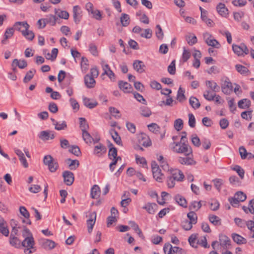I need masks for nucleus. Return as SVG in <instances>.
I'll return each mask as SVG.
<instances>
[{
  "label": "nucleus",
  "instance_id": "f257e3e1",
  "mask_svg": "<svg viewBox=\"0 0 254 254\" xmlns=\"http://www.w3.org/2000/svg\"><path fill=\"white\" fill-rule=\"evenodd\" d=\"M187 143L182 141L179 142L174 141L170 144V146L172 150L175 153L192 156V148Z\"/></svg>",
  "mask_w": 254,
  "mask_h": 254
},
{
  "label": "nucleus",
  "instance_id": "f03ea898",
  "mask_svg": "<svg viewBox=\"0 0 254 254\" xmlns=\"http://www.w3.org/2000/svg\"><path fill=\"white\" fill-rule=\"evenodd\" d=\"M43 163L45 165L48 166L49 171L52 173L55 172L59 168L58 161L50 155L44 156Z\"/></svg>",
  "mask_w": 254,
  "mask_h": 254
},
{
  "label": "nucleus",
  "instance_id": "7ed1b4c3",
  "mask_svg": "<svg viewBox=\"0 0 254 254\" xmlns=\"http://www.w3.org/2000/svg\"><path fill=\"white\" fill-rule=\"evenodd\" d=\"M151 169L153 178L158 182H162L164 178V175L161 173L158 165L155 161H152Z\"/></svg>",
  "mask_w": 254,
  "mask_h": 254
},
{
  "label": "nucleus",
  "instance_id": "20e7f679",
  "mask_svg": "<svg viewBox=\"0 0 254 254\" xmlns=\"http://www.w3.org/2000/svg\"><path fill=\"white\" fill-rule=\"evenodd\" d=\"M232 49L234 52L239 56H243L244 55H247L249 53L248 48L244 43H241L240 45L233 44Z\"/></svg>",
  "mask_w": 254,
  "mask_h": 254
},
{
  "label": "nucleus",
  "instance_id": "39448f33",
  "mask_svg": "<svg viewBox=\"0 0 254 254\" xmlns=\"http://www.w3.org/2000/svg\"><path fill=\"white\" fill-rule=\"evenodd\" d=\"M72 11L73 21L78 24L80 22L82 16L81 7L79 5H75L73 7Z\"/></svg>",
  "mask_w": 254,
  "mask_h": 254
},
{
  "label": "nucleus",
  "instance_id": "423d86ee",
  "mask_svg": "<svg viewBox=\"0 0 254 254\" xmlns=\"http://www.w3.org/2000/svg\"><path fill=\"white\" fill-rule=\"evenodd\" d=\"M169 173L170 175V176L178 182L183 181L185 177L183 172L177 169H171Z\"/></svg>",
  "mask_w": 254,
  "mask_h": 254
},
{
  "label": "nucleus",
  "instance_id": "0eeeda50",
  "mask_svg": "<svg viewBox=\"0 0 254 254\" xmlns=\"http://www.w3.org/2000/svg\"><path fill=\"white\" fill-rule=\"evenodd\" d=\"M192 155H185V157H179L178 158V162L185 165H193L196 164V162L192 157Z\"/></svg>",
  "mask_w": 254,
  "mask_h": 254
},
{
  "label": "nucleus",
  "instance_id": "6e6552de",
  "mask_svg": "<svg viewBox=\"0 0 254 254\" xmlns=\"http://www.w3.org/2000/svg\"><path fill=\"white\" fill-rule=\"evenodd\" d=\"M64 182L67 186H71L74 180V174L69 171H65L63 173Z\"/></svg>",
  "mask_w": 254,
  "mask_h": 254
},
{
  "label": "nucleus",
  "instance_id": "1a4fd4ad",
  "mask_svg": "<svg viewBox=\"0 0 254 254\" xmlns=\"http://www.w3.org/2000/svg\"><path fill=\"white\" fill-rule=\"evenodd\" d=\"M211 36L208 33H206L204 35V38L205 41L208 46L214 47L216 48H219L221 46L219 43L214 39L211 38Z\"/></svg>",
  "mask_w": 254,
  "mask_h": 254
},
{
  "label": "nucleus",
  "instance_id": "9d476101",
  "mask_svg": "<svg viewBox=\"0 0 254 254\" xmlns=\"http://www.w3.org/2000/svg\"><path fill=\"white\" fill-rule=\"evenodd\" d=\"M222 91L225 94H230L233 91L232 83L227 78L221 85Z\"/></svg>",
  "mask_w": 254,
  "mask_h": 254
},
{
  "label": "nucleus",
  "instance_id": "9b49d317",
  "mask_svg": "<svg viewBox=\"0 0 254 254\" xmlns=\"http://www.w3.org/2000/svg\"><path fill=\"white\" fill-rule=\"evenodd\" d=\"M118 85L119 88L125 93H130L133 90L132 86L127 82L120 80Z\"/></svg>",
  "mask_w": 254,
  "mask_h": 254
},
{
  "label": "nucleus",
  "instance_id": "f8f14e48",
  "mask_svg": "<svg viewBox=\"0 0 254 254\" xmlns=\"http://www.w3.org/2000/svg\"><path fill=\"white\" fill-rule=\"evenodd\" d=\"M216 10L222 16L227 17L229 14L228 9L223 3L220 2L216 6Z\"/></svg>",
  "mask_w": 254,
  "mask_h": 254
},
{
  "label": "nucleus",
  "instance_id": "ddd939ff",
  "mask_svg": "<svg viewBox=\"0 0 254 254\" xmlns=\"http://www.w3.org/2000/svg\"><path fill=\"white\" fill-rule=\"evenodd\" d=\"M58 19V17L55 15L52 14L47 15L46 18L43 19V27H45L47 23L50 24L51 26L55 25Z\"/></svg>",
  "mask_w": 254,
  "mask_h": 254
},
{
  "label": "nucleus",
  "instance_id": "4468645a",
  "mask_svg": "<svg viewBox=\"0 0 254 254\" xmlns=\"http://www.w3.org/2000/svg\"><path fill=\"white\" fill-rule=\"evenodd\" d=\"M35 244V243L33 236L25 238L22 241V247L24 248H34Z\"/></svg>",
  "mask_w": 254,
  "mask_h": 254
},
{
  "label": "nucleus",
  "instance_id": "2eb2a0df",
  "mask_svg": "<svg viewBox=\"0 0 254 254\" xmlns=\"http://www.w3.org/2000/svg\"><path fill=\"white\" fill-rule=\"evenodd\" d=\"M158 205L155 203L148 202L142 207L150 214H154L157 210Z\"/></svg>",
  "mask_w": 254,
  "mask_h": 254
},
{
  "label": "nucleus",
  "instance_id": "dca6fc26",
  "mask_svg": "<svg viewBox=\"0 0 254 254\" xmlns=\"http://www.w3.org/2000/svg\"><path fill=\"white\" fill-rule=\"evenodd\" d=\"M133 68L138 73H142L145 71V65L141 61L135 60L133 63Z\"/></svg>",
  "mask_w": 254,
  "mask_h": 254
},
{
  "label": "nucleus",
  "instance_id": "f3484780",
  "mask_svg": "<svg viewBox=\"0 0 254 254\" xmlns=\"http://www.w3.org/2000/svg\"><path fill=\"white\" fill-rule=\"evenodd\" d=\"M83 103L85 106L90 109L94 108L98 105L97 101L86 97H83Z\"/></svg>",
  "mask_w": 254,
  "mask_h": 254
},
{
  "label": "nucleus",
  "instance_id": "a211bd4d",
  "mask_svg": "<svg viewBox=\"0 0 254 254\" xmlns=\"http://www.w3.org/2000/svg\"><path fill=\"white\" fill-rule=\"evenodd\" d=\"M19 211L20 214L26 218V220L23 219L22 220L23 223L30 225L31 222L29 219L30 214L26 208L24 206H20L19 207Z\"/></svg>",
  "mask_w": 254,
  "mask_h": 254
},
{
  "label": "nucleus",
  "instance_id": "6ab92c4d",
  "mask_svg": "<svg viewBox=\"0 0 254 254\" xmlns=\"http://www.w3.org/2000/svg\"><path fill=\"white\" fill-rule=\"evenodd\" d=\"M14 152L18 156L19 159L21 163H22L23 167L24 168H27L28 167V164L22 151L18 149H15Z\"/></svg>",
  "mask_w": 254,
  "mask_h": 254
},
{
  "label": "nucleus",
  "instance_id": "aec40b11",
  "mask_svg": "<svg viewBox=\"0 0 254 254\" xmlns=\"http://www.w3.org/2000/svg\"><path fill=\"white\" fill-rule=\"evenodd\" d=\"M10 244L16 249H20L22 247V242L16 237L10 236Z\"/></svg>",
  "mask_w": 254,
  "mask_h": 254
},
{
  "label": "nucleus",
  "instance_id": "412c9836",
  "mask_svg": "<svg viewBox=\"0 0 254 254\" xmlns=\"http://www.w3.org/2000/svg\"><path fill=\"white\" fill-rule=\"evenodd\" d=\"M14 29L13 27L8 28L6 29L4 34V38L1 41L2 44H6L7 43V40L10 38L13 35Z\"/></svg>",
  "mask_w": 254,
  "mask_h": 254
},
{
  "label": "nucleus",
  "instance_id": "4be33fe9",
  "mask_svg": "<svg viewBox=\"0 0 254 254\" xmlns=\"http://www.w3.org/2000/svg\"><path fill=\"white\" fill-rule=\"evenodd\" d=\"M52 131L44 130L40 132L39 137L43 140H48L49 139H53L55 137L54 133H51Z\"/></svg>",
  "mask_w": 254,
  "mask_h": 254
},
{
  "label": "nucleus",
  "instance_id": "5701e85b",
  "mask_svg": "<svg viewBox=\"0 0 254 254\" xmlns=\"http://www.w3.org/2000/svg\"><path fill=\"white\" fill-rule=\"evenodd\" d=\"M106 147L101 143L95 146L94 153L98 157H100L103 154L106 152Z\"/></svg>",
  "mask_w": 254,
  "mask_h": 254
},
{
  "label": "nucleus",
  "instance_id": "b1692460",
  "mask_svg": "<svg viewBox=\"0 0 254 254\" xmlns=\"http://www.w3.org/2000/svg\"><path fill=\"white\" fill-rule=\"evenodd\" d=\"M205 84L212 92L215 93L219 92L220 90V87L216 82L214 81L206 80L205 81Z\"/></svg>",
  "mask_w": 254,
  "mask_h": 254
},
{
  "label": "nucleus",
  "instance_id": "393cba45",
  "mask_svg": "<svg viewBox=\"0 0 254 254\" xmlns=\"http://www.w3.org/2000/svg\"><path fill=\"white\" fill-rule=\"evenodd\" d=\"M0 232L5 236H8L9 230L6 226V222L3 218L0 216Z\"/></svg>",
  "mask_w": 254,
  "mask_h": 254
},
{
  "label": "nucleus",
  "instance_id": "a878e982",
  "mask_svg": "<svg viewBox=\"0 0 254 254\" xmlns=\"http://www.w3.org/2000/svg\"><path fill=\"white\" fill-rule=\"evenodd\" d=\"M233 241L238 245L245 244L247 243L246 239L236 233L232 234Z\"/></svg>",
  "mask_w": 254,
  "mask_h": 254
},
{
  "label": "nucleus",
  "instance_id": "bb28decb",
  "mask_svg": "<svg viewBox=\"0 0 254 254\" xmlns=\"http://www.w3.org/2000/svg\"><path fill=\"white\" fill-rule=\"evenodd\" d=\"M112 137L114 141L119 145H122L121 138L119 135L118 132L115 129H111L110 130Z\"/></svg>",
  "mask_w": 254,
  "mask_h": 254
},
{
  "label": "nucleus",
  "instance_id": "cd10ccee",
  "mask_svg": "<svg viewBox=\"0 0 254 254\" xmlns=\"http://www.w3.org/2000/svg\"><path fill=\"white\" fill-rule=\"evenodd\" d=\"M94 77L87 74L84 77V82L86 86L89 88H93L95 84V80Z\"/></svg>",
  "mask_w": 254,
  "mask_h": 254
},
{
  "label": "nucleus",
  "instance_id": "c85d7f7f",
  "mask_svg": "<svg viewBox=\"0 0 254 254\" xmlns=\"http://www.w3.org/2000/svg\"><path fill=\"white\" fill-rule=\"evenodd\" d=\"M174 199L179 205L184 208L187 207V200L182 195L178 194L174 197Z\"/></svg>",
  "mask_w": 254,
  "mask_h": 254
},
{
  "label": "nucleus",
  "instance_id": "c756f323",
  "mask_svg": "<svg viewBox=\"0 0 254 254\" xmlns=\"http://www.w3.org/2000/svg\"><path fill=\"white\" fill-rule=\"evenodd\" d=\"M219 241L220 245L223 247H225L226 248L231 245L230 239L226 235H220L219 236Z\"/></svg>",
  "mask_w": 254,
  "mask_h": 254
},
{
  "label": "nucleus",
  "instance_id": "7c9ffc66",
  "mask_svg": "<svg viewBox=\"0 0 254 254\" xmlns=\"http://www.w3.org/2000/svg\"><path fill=\"white\" fill-rule=\"evenodd\" d=\"M207 14V11H202V13L201 14V18L203 21L206 23L207 26L212 27L213 26V21L211 19L208 18Z\"/></svg>",
  "mask_w": 254,
  "mask_h": 254
},
{
  "label": "nucleus",
  "instance_id": "2f4dec72",
  "mask_svg": "<svg viewBox=\"0 0 254 254\" xmlns=\"http://www.w3.org/2000/svg\"><path fill=\"white\" fill-rule=\"evenodd\" d=\"M21 26L24 28L25 29L27 30L29 28V25L26 21L23 22H16L14 25V29L18 31H21L23 30L21 29Z\"/></svg>",
  "mask_w": 254,
  "mask_h": 254
},
{
  "label": "nucleus",
  "instance_id": "473e14b6",
  "mask_svg": "<svg viewBox=\"0 0 254 254\" xmlns=\"http://www.w3.org/2000/svg\"><path fill=\"white\" fill-rule=\"evenodd\" d=\"M100 189L98 185H95L91 190V196L92 198L96 199L99 196Z\"/></svg>",
  "mask_w": 254,
  "mask_h": 254
},
{
  "label": "nucleus",
  "instance_id": "72a5a7b5",
  "mask_svg": "<svg viewBox=\"0 0 254 254\" xmlns=\"http://www.w3.org/2000/svg\"><path fill=\"white\" fill-rule=\"evenodd\" d=\"M120 21L123 26H127L130 23L129 15L126 13H122L120 17Z\"/></svg>",
  "mask_w": 254,
  "mask_h": 254
},
{
  "label": "nucleus",
  "instance_id": "f704fd0d",
  "mask_svg": "<svg viewBox=\"0 0 254 254\" xmlns=\"http://www.w3.org/2000/svg\"><path fill=\"white\" fill-rule=\"evenodd\" d=\"M238 105L241 109L249 108L251 106V101L247 98L243 99L239 101Z\"/></svg>",
  "mask_w": 254,
  "mask_h": 254
},
{
  "label": "nucleus",
  "instance_id": "c9c22d12",
  "mask_svg": "<svg viewBox=\"0 0 254 254\" xmlns=\"http://www.w3.org/2000/svg\"><path fill=\"white\" fill-rule=\"evenodd\" d=\"M189 103L191 107L194 109H197L200 106V104L198 99L193 96H191L190 97L189 99Z\"/></svg>",
  "mask_w": 254,
  "mask_h": 254
},
{
  "label": "nucleus",
  "instance_id": "e433bc0d",
  "mask_svg": "<svg viewBox=\"0 0 254 254\" xmlns=\"http://www.w3.org/2000/svg\"><path fill=\"white\" fill-rule=\"evenodd\" d=\"M185 91L181 87L179 88L177 92V99L179 102H183L186 100V97L185 95Z\"/></svg>",
  "mask_w": 254,
  "mask_h": 254
},
{
  "label": "nucleus",
  "instance_id": "4c0bfd02",
  "mask_svg": "<svg viewBox=\"0 0 254 254\" xmlns=\"http://www.w3.org/2000/svg\"><path fill=\"white\" fill-rule=\"evenodd\" d=\"M55 13L58 17L61 18L68 19L69 16V13L67 11L62 10L60 9H55Z\"/></svg>",
  "mask_w": 254,
  "mask_h": 254
},
{
  "label": "nucleus",
  "instance_id": "58836bf2",
  "mask_svg": "<svg viewBox=\"0 0 254 254\" xmlns=\"http://www.w3.org/2000/svg\"><path fill=\"white\" fill-rule=\"evenodd\" d=\"M209 220L215 226H219L221 224V219L216 215H210L209 216Z\"/></svg>",
  "mask_w": 254,
  "mask_h": 254
},
{
  "label": "nucleus",
  "instance_id": "ea45409f",
  "mask_svg": "<svg viewBox=\"0 0 254 254\" xmlns=\"http://www.w3.org/2000/svg\"><path fill=\"white\" fill-rule=\"evenodd\" d=\"M35 73L36 70L35 69H32L28 71L23 79V82L26 83L30 81L33 78Z\"/></svg>",
  "mask_w": 254,
  "mask_h": 254
},
{
  "label": "nucleus",
  "instance_id": "a19ab883",
  "mask_svg": "<svg viewBox=\"0 0 254 254\" xmlns=\"http://www.w3.org/2000/svg\"><path fill=\"white\" fill-rule=\"evenodd\" d=\"M66 162L69 164V168L70 170H75L79 165V162L77 160H71L67 159Z\"/></svg>",
  "mask_w": 254,
  "mask_h": 254
},
{
  "label": "nucleus",
  "instance_id": "79ce46f5",
  "mask_svg": "<svg viewBox=\"0 0 254 254\" xmlns=\"http://www.w3.org/2000/svg\"><path fill=\"white\" fill-rule=\"evenodd\" d=\"M42 246L45 249L51 250L55 247L56 244L53 241L47 239L43 242Z\"/></svg>",
  "mask_w": 254,
  "mask_h": 254
},
{
  "label": "nucleus",
  "instance_id": "37998d69",
  "mask_svg": "<svg viewBox=\"0 0 254 254\" xmlns=\"http://www.w3.org/2000/svg\"><path fill=\"white\" fill-rule=\"evenodd\" d=\"M187 217L190 220L189 221L191 222L192 224H195L197 223V216L194 211H190L188 213Z\"/></svg>",
  "mask_w": 254,
  "mask_h": 254
},
{
  "label": "nucleus",
  "instance_id": "c03bdc74",
  "mask_svg": "<svg viewBox=\"0 0 254 254\" xmlns=\"http://www.w3.org/2000/svg\"><path fill=\"white\" fill-rule=\"evenodd\" d=\"M140 114L144 117H149L152 114L150 109L145 106H142L140 108Z\"/></svg>",
  "mask_w": 254,
  "mask_h": 254
},
{
  "label": "nucleus",
  "instance_id": "a18cd8bd",
  "mask_svg": "<svg viewBox=\"0 0 254 254\" xmlns=\"http://www.w3.org/2000/svg\"><path fill=\"white\" fill-rule=\"evenodd\" d=\"M186 40H187L188 43L190 46H192L193 45L197 43V41L196 37L193 34L186 36Z\"/></svg>",
  "mask_w": 254,
  "mask_h": 254
},
{
  "label": "nucleus",
  "instance_id": "49530a36",
  "mask_svg": "<svg viewBox=\"0 0 254 254\" xmlns=\"http://www.w3.org/2000/svg\"><path fill=\"white\" fill-rule=\"evenodd\" d=\"M22 34L28 40L32 41L34 38V34L28 29L21 31Z\"/></svg>",
  "mask_w": 254,
  "mask_h": 254
},
{
  "label": "nucleus",
  "instance_id": "de8ad7c7",
  "mask_svg": "<svg viewBox=\"0 0 254 254\" xmlns=\"http://www.w3.org/2000/svg\"><path fill=\"white\" fill-rule=\"evenodd\" d=\"M80 127L82 131H86L89 128L88 124L85 118H80Z\"/></svg>",
  "mask_w": 254,
  "mask_h": 254
},
{
  "label": "nucleus",
  "instance_id": "09e8293b",
  "mask_svg": "<svg viewBox=\"0 0 254 254\" xmlns=\"http://www.w3.org/2000/svg\"><path fill=\"white\" fill-rule=\"evenodd\" d=\"M235 67L237 71L242 74H246L247 73L250 72L247 67L242 65L236 64Z\"/></svg>",
  "mask_w": 254,
  "mask_h": 254
},
{
  "label": "nucleus",
  "instance_id": "8fccbe9b",
  "mask_svg": "<svg viewBox=\"0 0 254 254\" xmlns=\"http://www.w3.org/2000/svg\"><path fill=\"white\" fill-rule=\"evenodd\" d=\"M109 112L116 119H119L121 117V115L119 110L115 107H111L109 108Z\"/></svg>",
  "mask_w": 254,
  "mask_h": 254
},
{
  "label": "nucleus",
  "instance_id": "3c124183",
  "mask_svg": "<svg viewBox=\"0 0 254 254\" xmlns=\"http://www.w3.org/2000/svg\"><path fill=\"white\" fill-rule=\"evenodd\" d=\"M82 137H83V140L87 143H91L92 140H93L92 137L88 132V131L87 130L82 131Z\"/></svg>",
  "mask_w": 254,
  "mask_h": 254
},
{
  "label": "nucleus",
  "instance_id": "603ef678",
  "mask_svg": "<svg viewBox=\"0 0 254 254\" xmlns=\"http://www.w3.org/2000/svg\"><path fill=\"white\" fill-rule=\"evenodd\" d=\"M190 56L191 54L190 52L184 47L182 58L183 62H186L190 58Z\"/></svg>",
  "mask_w": 254,
  "mask_h": 254
},
{
  "label": "nucleus",
  "instance_id": "864d4df0",
  "mask_svg": "<svg viewBox=\"0 0 254 254\" xmlns=\"http://www.w3.org/2000/svg\"><path fill=\"white\" fill-rule=\"evenodd\" d=\"M174 127L177 131L181 130L183 127V121L181 119H178L174 122Z\"/></svg>",
  "mask_w": 254,
  "mask_h": 254
},
{
  "label": "nucleus",
  "instance_id": "5fc2aeb1",
  "mask_svg": "<svg viewBox=\"0 0 254 254\" xmlns=\"http://www.w3.org/2000/svg\"><path fill=\"white\" fill-rule=\"evenodd\" d=\"M147 127L150 131L155 133L158 132L160 129V127L156 123H151Z\"/></svg>",
  "mask_w": 254,
  "mask_h": 254
},
{
  "label": "nucleus",
  "instance_id": "6e6d98bb",
  "mask_svg": "<svg viewBox=\"0 0 254 254\" xmlns=\"http://www.w3.org/2000/svg\"><path fill=\"white\" fill-rule=\"evenodd\" d=\"M69 151L76 156H79L81 153L79 147L77 145L72 146Z\"/></svg>",
  "mask_w": 254,
  "mask_h": 254
},
{
  "label": "nucleus",
  "instance_id": "4d7b16f0",
  "mask_svg": "<svg viewBox=\"0 0 254 254\" xmlns=\"http://www.w3.org/2000/svg\"><path fill=\"white\" fill-rule=\"evenodd\" d=\"M197 237L196 235H191L188 239L189 242L191 246L194 248H197V243H196Z\"/></svg>",
  "mask_w": 254,
  "mask_h": 254
},
{
  "label": "nucleus",
  "instance_id": "13d9d810",
  "mask_svg": "<svg viewBox=\"0 0 254 254\" xmlns=\"http://www.w3.org/2000/svg\"><path fill=\"white\" fill-rule=\"evenodd\" d=\"M175 60H173L168 67V72L172 75H174L176 73Z\"/></svg>",
  "mask_w": 254,
  "mask_h": 254
},
{
  "label": "nucleus",
  "instance_id": "bf43d9fd",
  "mask_svg": "<svg viewBox=\"0 0 254 254\" xmlns=\"http://www.w3.org/2000/svg\"><path fill=\"white\" fill-rule=\"evenodd\" d=\"M173 247L169 243H165L163 251L165 254H173L172 253Z\"/></svg>",
  "mask_w": 254,
  "mask_h": 254
},
{
  "label": "nucleus",
  "instance_id": "052dcab7",
  "mask_svg": "<svg viewBox=\"0 0 254 254\" xmlns=\"http://www.w3.org/2000/svg\"><path fill=\"white\" fill-rule=\"evenodd\" d=\"M233 169L237 172L239 175L240 177L243 179L244 177L245 171L239 165H236Z\"/></svg>",
  "mask_w": 254,
  "mask_h": 254
},
{
  "label": "nucleus",
  "instance_id": "680f3d73",
  "mask_svg": "<svg viewBox=\"0 0 254 254\" xmlns=\"http://www.w3.org/2000/svg\"><path fill=\"white\" fill-rule=\"evenodd\" d=\"M89 50L93 56H98V52L97 51V48L95 44L93 43L90 44L89 46Z\"/></svg>",
  "mask_w": 254,
  "mask_h": 254
},
{
  "label": "nucleus",
  "instance_id": "e2e57ef3",
  "mask_svg": "<svg viewBox=\"0 0 254 254\" xmlns=\"http://www.w3.org/2000/svg\"><path fill=\"white\" fill-rule=\"evenodd\" d=\"M182 226L186 231L190 230L192 227V224L188 220H185L182 222Z\"/></svg>",
  "mask_w": 254,
  "mask_h": 254
},
{
  "label": "nucleus",
  "instance_id": "0e129e2a",
  "mask_svg": "<svg viewBox=\"0 0 254 254\" xmlns=\"http://www.w3.org/2000/svg\"><path fill=\"white\" fill-rule=\"evenodd\" d=\"M241 117L246 120H251L252 118V111H244L241 113Z\"/></svg>",
  "mask_w": 254,
  "mask_h": 254
},
{
  "label": "nucleus",
  "instance_id": "69168bd1",
  "mask_svg": "<svg viewBox=\"0 0 254 254\" xmlns=\"http://www.w3.org/2000/svg\"><path fill=\"white\" fill-rule=\"evenodd\" d=\"M117 156V149L116 147H112L109 149L108 156L110 159L115 158Z\"/></svg>",
  "mask_w": 254,
  "mask_h": 254
},
{
  "label": "nucleus",
  "instance_id": "338daca9",
  "mask_svg": "<svg viewBox=\"0 0 254 254\" xmlns=\"http://www.w3.org/2000/svg\"><path fill=\"white\" fill-rule=\"evenodd\" d=\"M156 28L157 31H156V35L158 39H162L164 37V33L160 25L158 24L156 25Z\"/></svg>",
  "mask_w": 254,
  "mask_h": 254
},
{
  "label": "nucleus",
  "instance_id": "774afa93",
  "mask_svg": "<svg viewBox=\"0 0 254 254\" xmlns=\"http://www.w3.org/2000/svg\"><path fill=\"white\" fill-rule=\"evenodd\" d=\"M144 32L140 34V36L146 39H150L152 35V31L150 29H145L144 30Z\"/></svg>",
  "mask_w": 254,
  "mask_h": 254
}]
</instances>
